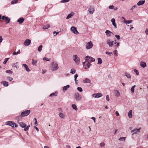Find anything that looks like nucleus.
<instances>
[{"mask_svg":"<svg viewBox=\"0 0 148 148\" xmlns=\"http://www.w3.org/2000/svg\"><path fill=\"white\" fill-rule=\"evenodd\" d=\"M43 60H46L47 61H50L51 60L50 58H47L44 57L43 58Z\"/></svg>","mask_w":148,"mask_h":148,"instance_id":"nucleus-42","label":"nucleus"},{"mask_svg":"<svg viewBox=\"0 0 148 148\" xmlns=\"http://www.w3.org/2000/svg\"><path fill=\"white\" fill-rule=\"evenodd\" d=\"M32 64L34 65H36L37 63V61L34 60L33 59L32 60Z\"/></svg>","mask_w":148,"mask_h":148,"instance_id":"nucleus-37","label":"nucleus"},{"mask_svg":"<svg viewBox=\"0 0 148 148\" xmlns=\"http://www.w3.org/2000/svg\"><path fill=\"white\" fill-rule=\"evenodd\" d=\"M74 96V98L76 101H79L82 99L81 95L78 93H75Z\"/></svg>","mask_w":148,"mask_h":148,"instance_id":"nucleus-6","label":"nucleus"},{"mask_svg":"<svg viewBox=\"0 0 148 148\" xmlns=\"http://www.w3.org/2000/svg\"><path fill=\"white\" fill-rule=\"evenodd\" d=\"M24 21V19L23 17L19 18L18 20L17 21L18 22L19 24H21L23 23Z\"/></svg>","mask_w":148,"mask_h":148,"instance_id":"nucleus-20","label":"nucleus"},{"mask_svg":"<svg viewBox=\"0 0 148 148\" xmlns=\"http://www.w3.org/2000/svg\"><path fill=\"white\" fill-rule=\"evenodd\" d=\"M136 7V6L135 5H134L132 8L131 9V10H133L134 8H135Z\"/></svg>","mask_w":148,"mask_h":148,"instance_id":"nucleus-60","label":"nucleus"},{"mask_svg":"<svg viewBox=\"0 0 148 148\" xmlns=\"http://www.w3.org/2000/svg\"><path fill=\"white\" fill-rule=\"evenodd\" d=\"M18 124L20 127L22 128H25L26 127V124L24 123L23 122H18Z\"/></svg>","mask_w":148,"mask_h":148,"instance_id":"nucleus-16","label":"nucleus"},{"mask_svg":"<svg viewBox=\"0 0 148 148\" xmlns=\"http://www.w3.org/2000/svg\"><path fill=\"white\" fill-rule=\"evenodd\" d=\"M115 114H116L117 116H118L119 115V114L117 111H116Z\"/></svg>","mask_w":148,"mask_h":148,"instance_id":"nucleus-61","label":"nucleus"},{"mask_svg":"<svg viewBox=\"0 0 148 148\" xmlns=\"http://www.w3.org/2000/svg\"><path fill=\"white\" fill-rule=\"evenodd\" d=\"M9 59V58H5L4 60V61L3 62V63L4 64H6Z\"/></svg>","mask_w":148,"mask_h":148,"instance_id":"nucleus-40","label":"nucleus"},{"mask_svg":"<svg viewBox=\"0 0 148 148\" xmlns=\"http://www.w3.org/2000/svg\"><path fill=\"white\" fill-rule=\"evenodd\" d=\"M73 60L77 64H79L80 62V58L78 57L77 55H75L73 56Z\"/></svg>","mask_w":148,"mask_h":148,"instance_id":"nucleus-5","label":"nucleus"},{"mask_svg":"<svg viewBox=\"0 0 148 148\" xmlns=\"http://www.w3.org/2000/svg\"><path fill=\"white\" fill-rule=\"evenodd\" d=\"M98 62L97 64H100L102 63V61L101 59L100 58H98Z\"/></svg>","mask_w":148,"mask_h":148,"instance_id":"nucleus-29","label":"nucleus"},{"mask_svg":"<svg viewBox=\"0 0 148 148\" xmlns=\"http://www.w3.org/2000/svg\"><path fill=\"white\" fill-rule=\"evenodd\" d=\"M70 85H67L66 86H64L63 88V91H66L70 87Z\"/></svg>","mask_w":148,"mask_h":148,"instance_id":"nucleus-23","label":"nucleus"},{"mask_svg":"<svg viewBox=\"0 0 148 148\" xmlns=\"http://www.w3.org/2000/svg\"><path fill=\"white\" fill-rule=\"evenodd\" d=\"M107 44L108 45L109 47H112L113 46L114 44H116V42H114V41H111L110 39H108L106 40Z\"/></svg>","mask_w":148,"mask_h":148,"instance_id":"nucleus-8","label":"nucleus"},{"mask_svg":"<svg viewBox=\"0 0 148 148\" xmlns=\"http://www.w3.org/2000/svg\"><path fill=\"white\" fill-rule=\"evenodd\" d=\"M93 46V44L92 42L90 41L86 44L85 47L86 49H89L91 48Z\"/></svg>","mask_w":148,"mask_h":148,"instance_id":"nucleus-7","label":"nucleus"},{"mask_svg":"<svg viewBox=\"0 0 148 148\" xmlns=\"http://www.w3.org/2000/svg\"><path fill=\"white\" fill-rule=\"evenodd\" d=\"M5 124L11 126L13 127H18L17 124L12 121H8L6 122Z\"/></svg>","mask_w":148,"mask_h":148,"instance_id":"nucleus-2","label":"nucleus"},{"mask_svg":"<svg viewBox=\"0 0 148 148\" xmlns=\"http://www.w3.org/2000/svg\"><path fill=\"white\" fill-rule=\"evenodd\" d=\"M125 137H122L120 138L119 139V140H120V141H124L125 140Z\"/></svg>","mask_w":148,"mask_h":148,"instance_id":"nucleus-41","label":"nucleus"},{"mask_svg":"<svg viewBox=\"0 0 148 148\" xmlns=\"http://www.w3.org/2000/svg\"><path fill=\"white\" fill-rule=\"evenodd\" d=\"M134 72L136 73V74L137 75H138L139 74V73L138 71L136 69H135L134 70Z\"/></svg>","mask_w":148,"mask_h":148,"instance_id":"nucleus-46","label":"nucleus"},{"mask_svg":"<svg viewBox=\"0 0 148 148\" xmlns=\"http://www.w3.org/2000/svg\"><path fill=\"white\" fill-rule=\"evenodd\" d=\"M83 82L84 83H89V86H90L91 83V81L88 78H86L84 80H83Z\"/></svg>","mask_w":148,"mask_h":148,"instance_id":"nucleus-15","label":"nucleus"},{"mask_svg":"<svg viewBox=\"0 0 148 148\" xmlns=\"http://www.w3.org/2000/svg\"><path fill=\"white\" fill-rule=\"evenodd\" d=\"M102 96V94L101 93L94 94L92 95V97L95 98H99Z\"/></svg>","mask_w":148,"mask_h":148,"instance_id":"nucleus-12","label":"nucleus"},{"mask_svg":"<svg viewBox=\"0 0 148 148\" xmlns=\"http://www.w3.org/2000/svg\"><path fill=\"white\" fill-rule=\"evenodd\" d=\"M105 33L108 37H110L111 36L112 32L108 30H106L105 32Z\"/></svg>","mask_w":148,"mask_h":148,"instance_id":"nucleus-19","label":"nucleus"},{"mask_svg":"<svg viewBox=\"0 0 148 148\" xmlns=\"http://www.w3.org/2000/svg\"><path fill=\"white\" fill-rule=\"evenodd\" d=\"M2 84L4 86H8V83L6 81H4L3 82Z\"/></svg>","mask_w":148,"mask_h":148,"instance_id":"nucleus-27","label":"nucleus"},{"mask_svg":"<svg viewBox=\"0 0 148 148\" xmlns=\"http://www.w3.org/2000/svg\"><path fill=\"white\" fill-rule=\"evenodd\" d=\"M112 25H113L116 28V24L115 23V22L112 23Z\"/></svg>","mask_w":148,"mask_h":148,"instance_id":"nucleus-55","label":"nucleus"},{"mask_svg":"<svg viewBox=\"0 0 148 148\" xmlns=\"http://www.w3.org/2000/svg\"><path fill=\"white\" fill-rule=\"evenodd\" d=\"M145 33L148 35V29H146L145 31Z\"/></svg>","mask_w":148,"mask_h":148,"instance_id":"nucleus-64","label":"nucleus"},{"mask_svg":"<svg viewBox=\"0 0 148 148\" xmlns=\"http://www.w3.org/2000/svg\"><path fill=\"white\" fill-rule=\"evenodd\" d=\"M75 72V70L74 69H71L70 73L72 74H74Z\"/></svg>","mask_w":148,"mask_h":148,"instance_id":"nucleus-44","label":"nucleus"},{"mask_svg":"<svg viewBox=\"0 0 148 148\" xmlns=\"http://www.w3.org/2000/svg\"><path fill=\"white\" fill-rule=\"evenodd\" d=\"M72 107L75 110H77V108L76 106V105L75 104H73L72 105Z\"/></svg>","mask_w":148,"mask_h":148,"instance_id":"nucleus-32","label":"nucleus"},{"mask_svg":"<svg viewBox=\"0 0 148 148\" xmlns=\"http://www.w3.org/2000/svg\"><path fill=\"white\" fill-rule=\"evenodd\" d=\"M2 19L3 20H4L6 22V23H8L10 21V19L8 17H6L5 16H3L2 17Z\"/></svg>","mask_w":148,"mask_h":148,"instance_id":"nucleus-11","label":"nucleus"},{"mask_svg":"<svg viewBox=\"0 0 148 148\" xmlns=\"http://www.w3.org/2000/svg\"><path fill=\"white\" fill-rule=\"evenodd\" d=\"M30 127V125H28L27 127H25V128H24V130L25 131H27L28 130Z\"/></svg>","mask_w":148,"mask_h":148,"instance_id":"nucleus-36","label":"nucleus"},{"mask_svg":"<svg viewBox=\"0 0 148 148\" xmlns=\"http://www.w3.org/2000/svg\"><path fill=\"white\" fill-rule=\"evenodd\" d=\"M59 33V32H53V34L54 36H56Z\"/></svg>","mask_w":148,"mask_h":148,"instance_id":"nucleus-50","label":"nucleus"},{"mask_svg":"<svg viewBox=\"0 0 148 148\" xmlns=\"http://www.w3.org/2000/svg\"><path fill=\"white\" fill-rule=\"evenodd\" d=\"M128 116L130 118H132V110H130L128 113Z\"/></svg>","mask_w":148,"mask_h":148,"instance_id":"nucleus-25","label":"nucleus"},{"mask_svg":"<svg viewBox=\"0 0 148 148\" xmlns=\"http://www.w3.org/2000/svg\"><path fill=\"white\" fill-rule=\"evenodd\" d=\"M7 80H9L10 81H12V79H13V78H11V77H7Z\"/></svg>","mask_w":148,"mask_h":148,"instance_id":"nucleus-49","label":"nucleus"},{"mask_svg":"<svg viewBox=\"0 0 148 148\" xmlns=\"http://www.w3.org/2000/svg\"><path fill=\"white\" fill-rule=\"evenodd\" d=\"M3 40V38L1 36H0V43H1L2 42Z\"/></svg>","mask_w":148,"mask_h":148,"instance_id":"nucleus-58","label":"nucleus"},{"mask_svg":"<svg viewBox=\"0 0 148 148\" xmlns=\"http://www.w3.org/2000/svg\"><path fill=\"white\" fill-rule=\"evenodd\" d=\"M23 66L25 67V70L27 72H29L30 71L28 66L26 64H23Z\"/></svg>","mask_w":148,"mask_h":148,"instance_id":"nucleus-22","label":"nucleus"},{"mask_svg":"<svg viewBox=\"0 0 148 148\" xmlns=\"http://www.w3.org/2000/svg\"><path fill=\"white\" fill-rule=\"evenodd\" d=\"M58 93L57 92H55L52 93L50 94L49 97H54L58 95Z\"/></svg>","mask_w":148,"mask_h":148,"instance_id":"nucleus-26","label":"nucleus"},{"mask_svg":"<svg viewBox=\"0 0 148 148\" xmlns=\"http://www.w3.org/2000/svg\"><path fill=\"white\" fill-rule=\"evenodd\" d=\"M18 0H13L11 1V4H14L16 3H17Z\"/></svg>","mask_w":148,"mask_h":148,"instance_id":"nucleus-35","label":"nucleus"},{"mask_svg":"<svg viewBox=\"0 0 148 148\" xmlns=\"http://www.w3.org/2000/svg\"><path fill=\"white\" fill-rule=\"evenodd\" d=\"M6 72L7 73L12 74V72L10 70H7L6 71Z\"/></svg>","mask_w":148,"mask_h":148,"instance_id":"nucleus-47","label":"nucleus"},{"mask_svg":"<svg viewBox=\"0 0 148 148\" xmlns=\"http://www.w3.org/2000/svg\"><path fill=\"white\" fill-rule=\"evenodd\" d=\"M106 100L107 101H109L110 100V99L109 97V95H107L106 96Z\"/></svg>","mask_w":148,"mask_h":148,"instance_id":"nucleus-54","label":"nucleus"},{"mask_svg":"<svg viewBox=\"0 0 148 148\" xmlns=\"http://www.w3.org/2000/svg\"><path fill=\"white\" fill-rule=\"evenodd\" d=\"M70 0H62L60 1L62 3H66L69 2Z\"/></svg>","mask_w":148,"mask_h":148,"instance_id":"nucleus-43","label":"nucleus"},{"mask_svg":"<svg viewBox=\"0 0 148 148\" xmlns=\"http://www.w3.org/2000/svg\"><path fill=\"white\" fill-rule=\"evenodd\" d=\"M111 22L112 23L115 22V19L114 18H112L111 20Z\"/></svg>","mask_w":148,"mask_h":148,"instance_id":"nucleus-57","label":"nucleus"},{"mask_svg":"<svg viewBox=\"0 0 148 148\" xmlns=\"http://www.w3.org/2000/svg\"><path fill=\"white\" fill-rule=\"evenodd\" d=\"M91 119H92L94 121V122H95V117H93L91 118Z\"/></svg>","mask_w":148,"mask_h":148,"instance_id":"nucleus-62","label":"nucleus"},{"mask_svg":"<svg viewBox=\"0 0 148 148\" xmlns=\"http://www.w3.org/2000/svg\"><path fill=\"white\" fill-rule=\"evenodd\" d=\"M31 42V41L30 40L28 39H26L25 41L23 44L25 46H28L30 44Z\"/></svg>","mask_w":148,"mask_h":148,"instance_id":"nucleus-13","label":"nucleus"},{"mask_svg":"<svg viewBox=\"0 0 148 148\" xmlns=\"http://www.w3.org/2000/svg\"><path fill=\"white\" fill-rule=\"evenodd\" d=\"M132 22V20H128L125 21V23L126 24H129Z\"/></svg>","mask_w":148,"mask_h":148,"instance_id":"nucleus-33","label":"nucleus"},{"mask_svg":"<svg viewBox=\"0 0 148 148\" xmlns=\"http://www.w3.org/2000/svg\"><path fill=\"white\" fill-rule=\"evenodd\" d=\"M85 62H83L82 64L84 67L85 69L89 68L92 65V64L89 62L85 64Z\"/></svg>","mask_w":148,"mask_h":148,"instance_id":"nucleus-10","label":"nucleus"},{"mask_svg":"<svg viewBox=\"0 0 148 148\" xmlns=\"http://www.w3.org/2000/svg\"><path fill=\"white\" fill-rule=\"evenodd\" d=\"M42 45H41L38 48V51H39V52H40L42 50Z\"/></svg>","mask_w":148,"mask_h":148,"instance_id":"nucleus-38","label":"nucleus"},{"mask_svg":"<svg viewBox=\"0 0 148 148\" xmlns=\"http://www.w3.org/2000/svg\"><path fill=\"white\" fill-rule=\"evenodd\" d=\"M106 53L108 55H110L111 54H112V52H110L108 51H106Z\"/></svg>","mask_w":148,"mask_h":148,"instance_id":"nucleus-51","label":"nucleus"},{"mask_svg":"<svg viewBox=\"0 0 148 148\" xmlns=\"http://www.w3.org/2000/svg\"><path fill=\"white\" fill-rule=\"evenodd\" d=\"M145 2V0H140L137 3V5L138 6H140L144 4Z\"/></svg>","mask_w":148,"mask_h":148,"instance_id":"nucleus-18","label":"nucleus"},{"mask_svg":"<svg viewBox=\"0 0 148 148\" xmlns=\"http://www.w3.org/2000/svg\"><path fill=\"white\" fill-rule=\"evenodd\" d=\"M135 86L136 85H134L133 86H132V87L131 88V91L133 93L134 92V88H135Z\"/></svg>","mask_w":148,"mask_h":148,"instance_id":"nucleus-34","label":"nucleus"},{"mask_svg":"<svg viewBox=\"0 0 148 148\" xmlns=\"http://www.w3.org/2000/svg\"><path fill=\"white\" fill-rule=\"evenodd\" d=\"M115 95L117 97H119L120 96V93L119 91L117 90H114Z\"/></svg>","mask_w":148,"mask_h":148,"instance_id":"nucleus-21","label":"nucleus"},{"mask_svg":"<svg viewBox=\"0 0 148 148\" xmlns=\"http://www.w3.org/2000/svg\"><path fill=\"white\" fill-rule=\"evenodd\" d=\"M50 27V26L49 25H47L44 26L43 27V28L44 29H47L48 28H49Z\"/></svg>","mask_w":148,"mask_h":148,"instance_id":"nucleus-30","label":"nucleus"},{"mask_svg":"<svg viewBox=\"0 0 148 148\" xmlns=\"http://www.w3.org/2000/svg\"><path fill=\"white\" fill-rule=\"evenodd\" d=\"M109 8L110 9H113L114 8V6L113 5H111L109 7Z\"/></svg>","mask_w":148,"mask_h":148,"instance_id":"nucleus-53","label":"nucleus"},{"mask_svg":"<svg viewBox=\"0 0 148 148\" xmlns=\"http://www.w3.org/2000/svg\"><path fill=\"white\" fill-rule=\"evenodd\" d=\"M74 14V13L73 12H71L70 14H69L67 16L66 19H68L70 18H71L72 16H73Z\"/></svg>","mask_w":148,"mask_h":148,"instance_id":"nucleus-24","label":"nucleus"},{"mask_svg":"<svg viewBox=\"0 0 148 148\" xmlns=\"http://www.w3.org/2000/svg\"><path fill=\"white\" fill-rule=\"evenodd\" d=\"M141 129V128H140L138 129H135L133 130H132L131 131V133L133 132V133L132 134V135H133L134 134H136L137 132H140V130Z\"/></svg>","mask_w":148,"mask_h":148,"instance_id":"nucleus-14","label":"nucleus"},{"mask_svg":"<svg viewBox=\"0 0 148 148\" xmlns=\"http://www.w3.org/2000/svg\"><path fill=\"white\" fill-rule=\"evenodd\" d=\"M125 75L129 79H130L131 77V76L130 74L127 73V72L125 73Z\"/></svg>","mask_w":148,"mask_h":148,"instance_id":"nucleus-28","label":"nucleus"},{"mask_svg":"<svg viewBox=\"0 0 148 148\" xmlns=\"http://www.w3.org/2000/svg\"><path fill=\"white\" fill-rule=\"evenodd\" d=\"M30 113V111L29 110H27L22 112L20 114V117L21 118L24 116H27L29 115Z\"/></svg>","mask_w":148,"mask_h":148,"instance_id":"nucleus-3","label":"nucleus"},{"mask_svg":"<svg viewBox=\"0 0 148 148\" xmlns=\"http://www.w3.org/2000/svg\"><path fill=\"white\" fill-rule=\"evenodd\" d=\"M140 65L141 67L143 68L147 66L146 63L145 62L143 61H141L140 62Z\"/></svg>","mask_w":148,"mask_h":148,"instance_id":"nucleus-17","label":"nucleus"},{"mask_svg":"<svg viewBox=\"0 0 148 148\" xmlns=\"http://www.w3.org/2000/svg\"><path fill=\"white\" fill-rule=\"evenodd\" d=\"M13 55H16L18 54L17 52H16V51H14L13 53Z\"/></svg>","mask_w":148,"mask_h":148,"instance_id":"nucleus-63","label":"nucleus"},{"mask_svg":"<svg viewBox=\"0 0 148 148\" xmlns=\"http://www.w3.org/2000/svg\"><path fill=\"white\" fill-rule=\"evenodd\" d=\"M94 10H93L90 9V12L92 14L94 12Z\"/></svg>","mask_w":148,"mask_h":148,"instance_id":"nucleus-59","label":"nucleus"},{"mask_svg":"<svg viewBox=\"0 0 148 148\" xmlns=\"http://www.w3.org/2000/svg\"><path fill=\"white\" fill-rule=\"evenodd\" d=\"M53 71L57 70L59 69V67L58 66L57 63L56 62H52V64Z\"/></svg>","mask_w":148,"mask_h":148,"instance_id":"nucleus-4","label":"nucleus"},{"mask_svg":"<svg viewBox=\"0 0 148 148\" xmlns=\"http://www.w3.org/2000/svg\"><path fill=\"white\" fill-rule=\"evenodd\" d=\"M78 76V75L77 74H76L74 76L75 79L76 80V79H77V78Z\"/></svg>","mask_w":148,"mask_h":148,"instance_id":"nucleus-56","label":"nucleus"},{"mask_svg":"<svg viewBox=\"0 0 148 148\" xmlns=\"http://www.w3.org/2000/svg\"><path fill=\"white\" fill-rule=\"evenodd\" d=\"M71 30L73 33L75 34H79V32L77 30V28L75 27H71Z\"/></svg>","mask_w":148,"mask_h":148,"instance_id":"nucleus-9","label":"nucleus"},{"mask_svg":"<svg viewBox=\"0 0 148 148\" xmlns=\"http://www.w3.org/2000/svg\"><path fill=\"white\" fill-rule=\"evenodd\" d=\"M59 115L61 118H64V115L62 113H60L59 114Z\"/></svg>","mask_w":148,"mask_h":148,"instance_id":"nucleus-31","label":"nucleus"},{"mask_svg":"<svg viewBox=\"0 0 148 148\" xmlns=\"http://www.w3.org/2000/svg\"><path fill=\"white\" fill-rule=\"evenodd\" d=\"M77 89L78 91H79L80 92H82L83 90L82 88L81 87H78L77 88Z\"/></svg>","mask_w":148,"mask_h":148,"instance_id":"nucleus-39","label":"nucleus"},{"mask_svg":"<svg viewBox=\"0 0 148 148\" xmlns=\"http://www.w3.org/2000/svg\"><path fill=\"white\" fill-rule=\"evenodd\" d=\"M85 60L86 62H89L90 63L95 61V59L94 58L88 56H86L85 58Z\"/></svg>","mask_w":148,"mask_h":148,"instance_id":"nucleus-1","label":"nucleus"},{"mask_svg":"<svg viewBox=\"0 0 148 148\" xmlns=\"http://www.w3.org/2000/svg\"><path fill=\"white\" fill-rule=\"evenodd\" d=\"M115 56H118V53L117 50H115L113 51Z\"/></svg>","mask_w":148,"mask_h":148,"instance_id":"nucleus-48","label":"nucleus"},{"mask_svg":"<svg viewBox=\"0 0 148 148\" xmlns=\"http://www.w3.org/2000/svg\"><path fill=\"white\" fill-rule=\"evenodd\" d=\"M115 36L116 37L117 39L118 40H119L120 39L121 37L120 36L118 35H115Z\"/></svg>","mask_w":148,"mask_h":148,"instance_id":"nucleus-45","label":"nucleus"},{"mask_svg":"<svg viewBox=\"0 0 148 148\" xmlns=\"http://www.w3.org/2000/svg\"><path fill=\"white\" fill-rule=\"evenodd\" d=\"M105 145V144L103 142L101 143H100V145L101 147L104 146Z\"/></svg>","mask_w":148,"mask_h":148,"instance_id":"nucleus-52","label":"nucleus"}]
</instances>
